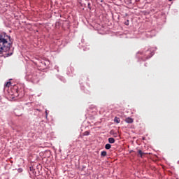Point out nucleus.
<instances>
[{
    "label": "nucleus",
    "instance_id": "f03ea898",
    "mask_svg": "<svg viewBox=\"0 0 179 179\" xmlns=\"http://www.w3.org/2000/svg\"><path fill=\"white\" fill-rule=\"evenodd\" d=\"M28 79L29 80H31V82H33V83H34V82H36V80L38 79V77L37 76V74L34 73L28 75Z\"/></svg>",
    "mask_w": 179,
    "mask_h": 179
},
{
    "label": "nucleus",
    "instance_id": "9d476101",
    "mask_svg": "<svg viewBox=\"0 0 179 179\" xmlns=\"http://www.w3.org/2000/svg\"><path fill=\"white\" fill-rule=\"evenodd\" d=\"M17 171H18V173H22V172H23V169L19 168V169H17Z\"/></svg>",
    "mask_w": 179,
    "mask_h": 179
},
{
    "label": "nucleus",
    "instance_id": "f257e3e1",
    "mask_svg": "<svg viewBox=\"0 0 179 179\" xmlns=\"http://www.w3.org/2000/svg\"><path fill=\"white\" fill-rule=\"evenodd\" d=\"M10 36L6 35L5 33H0V57H10L12 53H8V51L10 50Z\"/></svg>",
    "mask_w": 179,
    "mask_h": 179
},
{
    "label": "nucleus",
    "instance_id": "2eb2a0df",
    "mask_svg": "<svg viewBox=\"0 0 179 179\" xmlns=\"http://www.w3.org/2000/svg\"><path fill=\"white\" fill-rule=\"evenodd\" d=\"M45 115H46V117H48V113L47 112V110H45Z\"/></svg>",
    "mask_w": 179,
    "mask_h": 179
},
{
    "label": "nucleus",
    "instance_id": "dca6fc26",
    "mask_svg": "<svg viewBox=\"0 0 179 179\" xmlns=\"http://www.w3.org/2000/svg\"><path fill=\"white\" fill-rule=\"evenodd\" d=\"M169 1H173V0H169Z\"/></svg>",
    "mask_w": 179,
    "mask_h": 179
},
{
    "label": "nucleus",
    "instance_id": "7ed1b4c3",
    "mask_svg": "<svg viewBox=\"0 0 179 179\" xmlns=\"http://www.w3.org/2000/svg\"><path fill=\"white\" fill-rule=\"evenodd\" d=\"M145 155H146V153H145L141 150H137V156H140L141 157H142L143 156H145Z\"/></svg>",
    "mask_w": 179,
    "mask_h": 179
},
{
    "label": "nucleus",
    "instance_id": "39448f33",
    "mask_svg": "<svg viewBox=\"0 0 179 179\" xmlns=\"http://www.w3.org/2000/svg\"><path fill=\"white\" fill-rule=\"evenodd\" d=\"M108 142H109V143H115V139H114V138L110 137L108 138Z\"/></svg>",
    "mask_w": 179,
    "mask_h": 179
},
{
    "label": "nucleus",
    "instance_id": "f8f14e48",
    "mask_svg": "<svg viewBox=\"0 0 179 179\" xmlns=\"http://www.w3.org/2000/svg\"><path fill=\"white\" fill-rule=\"evenodd\" d=\"M124 24H126V26H129V20H127V22H125Z\"/></svg>",
    "mask_w": 179,
    "mask_h": 179
},
{
    "label": "nucleus",
    "instance_id": "4468645a",
    "mask_svg": "<svg viewBox=\"0 0 179 179\" xmlns=\"http://www.w3.org/2000/svg\"><path fill=\"white\" fill-rule=\"evenodd\" d=\"M17 96V92H16L15 94H14V97Z\"/></svg>",
    "mask_w": 179,
    "mask_h": 179
},
{
    "label": "nucleus",
    "instance_id": "20e7f679",
    "mask_svg": "<svg viewBox=\"0 0 179 179\" xmlns=\"http://www.w3.org/2000/svg\"><path fill=\"white\" fill-rule=\"evenodd\" d=\"M125 122L127 124H132L134 122V119H132V117H127L125 119Z\"/></svg>",
    "mask_w": 179,
    "mask_h": 179
},
{
    "label": "nucleus",
    "instance_id": "423d86ee",
    "mask_svg": "<svg viewBox=\"0 0 179 179\" xmlns=\"http://www.w3.org/2000/svg\"><path fill=\"white\" fill-rule=\"evenodd\" d=\"M114 121H115V122H116L117 124H120L121 120H120V117H115Z\"/></svg>",
    "mask_w": 179,
    "mask_h": 179
},
{
    "label": "nucleus",
    "instance_id": "6e6552de",
    "mask_svg": "<svg viewBox=\"0 0 179 179\" xmlns=\"http://www.w3.org/2000/svg\"><path fill=\"white\" fill-rule=\"evenodd\" d=\"M101 155V156H103V157L107 156V152H106V151H102Z\"/></svg>",
    "mask_w": 179,
    "mask_h": 179
},
{
    "label": "nucleus",
    "instance_id": "0eeeda50",
    "mask_svg": "<svg viewBox=\"0 0 179 179\" xmlns=\"http://www.w3.org/2000/svg\"><path fill=\"white\" fill-rule=\"evenodd\" d=\"M105 148L107 149V150L111 149V145L108 143V144H106V145H105Z\"/></svg>",
    "mask_w": 179,
    "mask_h": 179
},
{
    "label": "nucleus",
    "instance_id": "1a4fd4ad",
    "mask_svg": "<svg viewBox=\"0 0 179 179\" xmlns=\"http://www.w3.org/2000/svg\"><path fill=\"white\" fill-rule=\"evenodd\" d=\"M84 135L85 136H89V135H90V132H89V131H85L84 132Z\"/></svg>",
    "mask_w": 179,
    "mask_h": 179
},
{
    "label": "nucleus",
    "instance_id": "ddd939ff",
    "mask_svg": "<svg viewBox=\"0 0 179 179\" xmlns=\"http://www.w3.org/2000/svg\"><path fill=\"white\" fill-rule=\"evenodd\" d=\"M29 170H30V171H33V170H34V169H33L32 166H30V167H29Z\"/></svg>",
    "mask_w": 179,
    "mask_h": 179
},
{
    "label": "nucleus",
    "instance_id": "9b49d317",
    "mask_svg": "<svg viewBox=\"0 0 179 179\" xmlns=\"http://www.w3.org/2000/svg\"><path fill=\"white\" fill-rule=\"evenodd\" d=\"M10 82H7L6 84V87H9V86H10Z\"/></svg>",
    "mask_w": 179,
    "mask_h": 179
}]
</instances>
